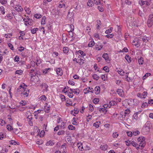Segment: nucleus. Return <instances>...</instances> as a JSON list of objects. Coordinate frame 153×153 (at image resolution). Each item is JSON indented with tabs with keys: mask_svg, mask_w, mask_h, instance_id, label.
<instances>
[{
	"mask_svg": "<svg viewBox=\"0 0 153 153\" xmlns=\"http://www.w3.org/2000/svg\"><path fill=\"white\" fill-rule=\"evenodd\" d=\"M118 72L119 74L120 75H123L124 74V72L122 69L120 70V71H118Z\"/></svg>",
	"mask_w": 153,
	"mask_h": 153,
	"instance_id": "nucleus-42",
	"label": "nucleus"
},
{
	"mask_svg": "<svg viewBox=\"0 0 153 153\" xmlns=\"http://www.w3.org/2000/svg\"><path fill=\"white\" fill-rule=\"evenodd\" d=\"M29 91L27 89V90H24L23 91V93H22V94H23V95L26 97H27L28 96L29 93Z\"/></svg>",
	"mask_w": 153,
	"mask_h": 153,
	"instance_id": "nucleus-18",
	"label": "nucleus"
},
{
	"mask_svg": "<svg viewBox=\"0 0 153 153\" xmlns=\"http://www.w3.org/2000/svg\"><path fill=\"white\" fill-rule=\"evenodd\" d=\"M39 98L40 100L45 101L46 99V97L45 95H42Z\"/></svg>",
	"mask_w": 153,
	"mask_h": 153,
	"instance_id": "nucleus-33",
	"label": "nucleus"
},
{
	"mask_svg": "<svg viewBox=\"0 0 153 153\" xmlns=\"http://www.w3.org/2000/svg\"><path fill=\"white\" fill-rule=\"evenodd\" d=\"M69 87L68 86L67 87H65L62 90V92L66 93L68 91V89Z\"/></svg>",
	"mask_w": 153,
	"mask_h": 153,
	"instance_id": "nucleus-37",
	"label": "nucleus"
},
{
	"mask_svg": "<svg viewBox=\"0 0 153 153\" xmlns=\"http://www.w3.org/2000/svg\"><path fill=\"white\" fill-rule=\"evenodd\" d=\"M41 110H38L36 111H35L34 113V116H38V114L40 113L41 112Z\"/></svg>",
	"mask_w": 153,
	"mask_h": 153,
	"instance_id": "nucleus-35",
	"label": "nucleus"
},
{
	"mask_svg": "<svg viewBox=\"0 0 153 153\" xmlns=\"http://www.w3.org/2000/svg\"><path fill=\"white\" fill-rule=\"evenodd\" d=\"M143 98H145L147 96V92L146 91H144L142 94Z\"/></svg>",
	"mask_w": 153,
	"mask_h": 153,
	"instance_id": "nucleus-59",
	"label": "nucleus"
},
{
	"mask_svg": "<svg viewBox=\"0 0 153 153\" xmlns=\"http://www.w3.org/2000/svg\"><path fill=\"white\" fill-rule=\"evenodd\" d=\"M74 15V13L72 12H69L67 16V17L68 18H71Z\"/></svg>",
	"mask_w": 153,
	"mask_h": 153,
	"instance_id": "nucleus-24",
	"label": "nucleus"
},
{
	"mask_svg": "<svg viewBox=\"0 0 153 153\" xmlns=\"http://www.w3.org/2000/svg\"><path fill=\"white\" fill-rule=\"evenodd\" d=\"M120 117H122L123 118H125L126 117H124V112L123 111L121 112L120 113Z\"/></svg>",
	"mask_w": 153,
	"mask_h": 153,
	"instance_id": "nucleus-58",
	"label": "nucleus"
},
{
	"mask_svg": "<svg viewBox=\"0 0 153 153\" xmlns=\"http://www.w3.org/2000/svg\"><path fill=\"white\" fill-rule=\"evenodd\" d=\"M130 112V109H126L124 111V117H126V116H128V115L129 113Z\"/></svg>",
	"mask_w": 153,
	"mask_h": 153,
	"instance_id": "nucleus-14",
	"label": "nucleus"
},
{
	"mask_svg": "<svg viewBox=\"0 0 153 153\" xmlns=\"http://www.w3.org/2000/svg\"><path fill=\"white\" fill-rule=\"evenodd\" d=\"M145 138L144 137H139L137 139V141L138 142H139V146L137 143H135L134 141H132L131 142H129L130 143H131L133 146L136 147V149L138 150L140 147L142 149L146 145V142L145 141Z\"/></svg>",
	"mask_w": 153,
	"mask_h": 153,
	"instance_id": "nucleus-1",
	"label": "nucleus"
},
{
	"mask_svg": "<svg viewBox=\"0 0 153 153\" xmlns=\"http://www.w3.org/2000/svg\"><path fill=\"white\" fill-rule=\"evenodd\" d=\"M116 103V102L114 101H110L109 102V104L111 106L114 105Z\"/></svg>",
	"mask_w": 153,
	"mask_h": 153,
	"instance_id": "nucleus-52",
	"label": "nucleus"
},
{
	"mask_svg": "<svg viewBox=\"0 0 153 153\" xmlns=\"http://www.w3.org/2000/svg\"><path fill=\"white\" fill-rule=\"evenodd\" d=\"M39 30L38 28H35L31 29V33L33 34H35L36 33V32Z\"/></svg>",
	"mask_w": 153,
	"mask_h": 153,
	"instance_id": "nucleus-23",
	"label": "nucleus"
},
{
	"mask_svg": "<svg viewBox=\"0 0 153 153\" xmlns=\"http://www.w3.org/2000/svg\"><path fill=\"white\" fill-rule=\"evenodd\" d=\"M100 88L99 86H96L95 88L94 91L96 94H99L100 92Z\"/></svg>",
	"mask_w": 153,
	"mask_h": 153,
	"instance_id": "nucleus-8",
	"label": "nucleus"
},
{
	"mask_svg": "<svg viewBox=\"0 0 153 153\" xmlns=\"http://www.w3.org/2000/svg\"><path fill=\"white\" fill-rule=\"evenodd\" d=\"M10 144L12 145H16V144H17L18 145H19V143L18 142H16V141L14 140H11L10 141H9Z\"/></svg>",
	"mask_w": 153,
	"mask_h": 153,
	"instance_id": "nucleus-20",
	"label": "nucleus"
},
{
	"mask_svg": "<svg viewBox=\"0 0 153 153\" xmlns=\"http://www.w3.org/2000/svg\"><path fill=\"white\" fill-rule=\"evenodd\" d=\"M138 113V112H137L136 113H134L133 116V118H134V119L135 120H137V119L138 118V116H137V114Z\"/></svg>",
	"mask_w": 153,
	"mask_h": 153,
	"instance_id": "nucleus-34",
	"label": "nucleus"
},
{
	"mask_svg": "<svg viewBox=\"0 0 153 153\" xmlns=\"http://www.w3.org/2000/svg\"><path fill=\"white\" fill-rule=\"evenodd\" d=\"M151 75V74L150 73H147L143 77V79H145L147 76H150Z\"/></svg>",
	"mask_w": 153,
	"mask_h": 153,
	"instance_id": "nucleus-45",
	"label": "nucleus"
},
{
	"mask_svg": "<svg viewBox=\"0 0 153 153\" xmlns=\"http://www.w3.org/2000/svg\"><path fill=\"white\" fill-rule=\"evenodd\" d=\"M89 110L91 111H92L94 110L93 106L90 104L89 105Z\"/></svg>",
	"mask_w": 153,
	"mask_h": 153,
	"instance_id": "nucleus-56",
	"label": "nucleus"
},
{
	"mask_svg": "<svg viewBox=\"0 0 153 153\" xmlns=\"http://www.w3.org/2000/svg\"><path fill=\"white\" fill-rule=\"evenodd\" d=\"M24 10L27 12V13L29 14H30L31 11L30 9L26 7H24Z\"/></svg>",
	"mask_w": 153,
	"mask_h": 153,
	"instance_id": "nucleus-25",
	"label": "nucleus"
},
{
	"mask_svg": "<svg viewBox=\"0 0 153 153\" xmlns=\"http://www.w3.org/2000/svg\"><path fill=\"white\" fill-rule=\"evenodd\" d=\"M46 18L44 16L42 17L41 21V24L42 25H45V20H46Z\"/></svg>",
	"mask_w": 153,
	"mask_h": 153,
	"instance_id": "nucleus-22",
	"label": "nucleus"
},
{
	"mask_svg": "<svg viewBox=\"0 0 153 153\" xmlns=\"http://www.w3.org/2000/svg\"><path fill=\"white\" fill-rule=\"evenodd\" d=\"M54 144L53 141L49 140L46 143V145L47 146H53Z\"/></svg>",
	"mask_w": 153,
	"mask_h": 153,
	"instance_id": "nucleus-11",
	"label": "nucleus"
},
{
	"mask_svg": "<svg viewBox=\"0 0 153 153\" xmlns=\"http://www.w3.org/2000/svg\"><path fill=\"white\" fill-rule=\"evenodd\" d=\"M34 16L36 19H39L42 16L39 14H35Z\"/></svg>",
	"mask_w": 153,
	"mask_h": 153,
	"instance_id": "nucleus-38",
	"label": "nucleus"
},
{
	"mask_svg": "<svg viewBox=\"0 0 153 153\" xmlns=\"http://www.w3.org/2000/svg\"><path fill=\"white\" fill-rule=\"evenodd\" d=\"M99 101L98 98H94L93 100V102L94 104H96L98 103Z\"/></svg>",
	"mask_w": 153,
	"mask_h": 153,
	"instance_id": "nucleus-47",
	"label": "nucleus"
},
{
	"mask_svg": "<svg viewBox=\"0 0 153 153\" xmlns=\"http://www.w3.org/2000/svg\"><path fill=\"white\" fill-rule=\"evenodd\" d=\"M102 57L104 58L105 60H108L109 59L108 54L107 53H105L103 54Z\"/></svg>",
	"mask_w": 153,
	"mask_h": 153,
	"instance_id": "nucleus-19",
	"label": "nucleus"
},
{
	"mask_svg": "<svg viewBox=\"0 0 153 153\" xmlns=\"http://www.w3.org/2000/svg\"><path fill=\"white\" fill-rule=\"evenodd\" d=\"M100 125V121H97L95 123L93 124V126L96 128H98Z\"/></svg>",
	"mask_w": 153,
	"mask_h": 153,
	"instance_id": "nucleus-21",
	"label": "nucleus"
},
{
	"mask_svg": "<svg viewBox=\"0 0 153 153\" xmlns=\"http://www.w3.org/2000/svg\"><path fill=\"white\" fill-rule=\"evenodd\" d=\"M100 148L102 150H106L108 148V146L106 144L104 145H101L100 146Z\"/></svg>",
	"mask_w": 153,
	"mask_h": 153,
	"instance_id": "nucleus-10",
	"label": "nucleus"
},
{
	"mask_svg": "<svg viewBox=\"0 0 153 153\" xmlns=\"http://www.w3.org/2000/svg\"><path fill=\"white\" fill-rule=\"evenodd\" d=\"M118 136V134L117 132H114L112 134V136L114 138L117 137Z\"/></svg>",
	"mask_w": 153,
	"mask_h": 153,
	"instance_id": "nucleus-50",
	"label": "nucleus"
},
{
	"mask_svg": "<svg viewBox=\"0 0 153 153\" xmlns=\"http://www.w3.org/2000/svg\"><path fill=\"white\" fill-rule=\"evenodd\" d=\"M142 130L143 131H146V132H148L150 130L149 127L146 126H144L142 128Z\"/></svg>",
	"mask_w": 153,
	"mask_h": 153,
	"instance_id": "nucleus-13",
	"label": "nucleus"
},
{
	"mask_svg": "<svg viewBox=\"0 0 153 153\" xmlns=\"http://www.w3.org/2000/svg\"><path fill=\"white\" fill-rule=\"evenodd\" d=\"M149 37L147 36H144L143 38H142V40L143 42L145 43H147L149 42Z\"/></svg>",
	"mask_w": 153,
	"mask_h": 153,
	"instance_id": "nucleus-12",
	"label": "nucleus"
},
{
	"mask_svg": "<svg viewBox=\"0 0 153 153\" xmlns=\"http://www.w3.org/2000/svg\"><path fill=\"white\" fill-rule=\"evenodd\" d=\"M15 9L18 12H22L23 10V8L20 5H16Z\"/></svg>",
	"mask_w": 153,
	"mask_h": 153,
	"instance_id": "nucleus-4",
	"label": "nucleus"
},
{
	"mask_svg": "<svg viewBox=\"0 0 153 153\" xmlns=\"http://www.w3.org/2000/svg\"><path fill=\"white\" fill-rule=\"evenodd\" d=\"M7 128L8 130L10 131L13 129L12 127L11 126H10V125L7 126Z\"/></svg>",
	"mask_w": 153,
	"mask_h": 153,
	"instance_id": "nucleus-61",
	"label": "nucleus"
},
{
	"mask_svg": "<svg viewBox=\"0 0 153 153\" xmlns=\"http://www.w3.org/2000/svg\"><path fill=\"white\" fill-rule=\"evenodd\" d=\"M75 53L76 55L80 54L81 55V56H85L86 55V53L81 50H79L78 51H76Z\"/></svg>",
	"mask_w": 153,
	"mask_h": 153,
	"instance_id": "nucleus-6",
	"label": "nucleus"
},
{
	"mask_svg": "<svg viewBox=\"0 0 153 153\" xmlns=\"http://www.w3.org/2000/svg\"><path fill=\"white\" fill-rule=\"evenodd\" d=\"M94 44V42L93 41H91L88 44V46L89 47H92Z\"/></svg>",
	"mask_w": 153,
	"mask_h": 153,
	"instance_id": "nucleus-31",
	"label": "nucleus"
},
{
	"mask_svg": "<svg viewBox=\"0 0 153 153\" xmlns=\"http://www.w3.org/2000/svg\"><path fill=\"white\" fill-rule=\"evenodd\" d=\"M139 134H140V132L138 131H134L133 132V133H132L134 135H135V136H136L137 135H138Z\"/></svg>",
	"mask_w": 153,
	"mask_h": 153,
	"instance_id": "nucleus-55",
	"label": "nucleus"
},
{
	"mask_svg": "<svg viewBox=\"0 0 153 153\" xmlns=\"http://www.w3.org/2000/svg\"><path fill=\"white\" fill-rule=\"evenodd\" d=\"M114 35L113 34H111L109 35H107L105 36L108 38H112L113 37Z\"/></svg>",
	"mask_w": 153,
	"mask_h": 153,
	"instance_id": "nucleus-51",
	"label": "nucleus"
},
{
	"mask_svg": "<svg viewBox=\"0 0 153 153\" xmlns=\"http://www.w3.org/2000/svg\"><path fill=\"white\" fill-rule=\"evenodd\" d=\"M65 132L64 131L62 130L61 131H59L58 132L57 134L58 135H64L65 134Z\"/></svg>",
	"mask_w": 153,
	"mask_h": 153,
	"instance_id": "nucleus-27",
	"label": "nucleus"
},
{
	"mask_svg": "<svg viewBox=\"0 0 153 153\" xmlns=\"http://www.w3.org/2000/svg\"><path fill=\"white\" fill-rule=\"evenodd\" d=\"M138 62L140 65H142L143 64L144 60L143 59L142 57H140V58L138 59Z\"/></svg>",
	"mask_w": 153,
	"mask_h": 153,
	"instance_id": "nucleus-15",
	"label": "nucleus"
},
{
	"mask_svg": "<svg viewBox=\"0 0 153 153\" xmlns=\"http://www.w3.org/2000/svg\"><path fill=\"white\" fill-rule=\"evenodd\" d=\"M23 73V71L21 70L16 71L15 73V74H18L19 75H21Z\"/></svg>",
	"mask_w": 153,
	"mask_h": 153,
	"instance_id": "nucleus-17",
	"label": "nucleus"
},
{
	"mask_svg": "<svg viewBox=\"0 0 153 153\" xmlns=\"http://www.w3.org/2000/svg\"><path fill=\"white\" fill-rule=\"evenodd\" d=\"M56 73L58 75L61 76L62 74V71L61 69L60 68H57L56 69Z\"/></svg>",
	"mask_w": 153,
	"mask_h": 153,
	"instance_id": "nucleus-7",
	"label": "nucleus"
},
{
	"mask_svg": "<svg viewBox=\"0 0 153 153\" xmlns=\"http://www.w3.org/2000/svg\"><path fill=\"white\" fill-rule=\"evenodd\" d=\"M0 2L3 5L6 4L7 2V0H0Z\"/></svg>",
	"mask_w": 153,
	"mask_h": 153,
	"instance_id": "nucleus-48",
	"label": "nucleus"
},
{
	"mask_svg": "<svg viewBox=\"0 0 153 153\" xmlns=\"http://www.w3.org/2000/svg\"><path fill=\"white\" fill-rule=\"evenodd\" d=\"M7 18L9 19H11L13 18V14L11 13L7 15Z\"/></svg>",
	"mask_w": 153,
	"mask_h": 153,
	"instance_id": "nucleus-30",
	"label": "nucleus"
},
{
	"mask_svg": "<svg viewBox=\"0 0 153 153\" xmlns=\"http://www.w3.org/2000/svg\"><path fill=\"white\" fill-rule=\"evenodd\" d=\"M6 123L5 121L2 119H0V125L2 126Z\"/></svg>",
	"mask_w": 153,
	"mask_h": 153,
	"instance_id": "nucleus-36",
	"label": "nucleus"
},
{
	"mask_svg": "<svg viewBox=\"0 0 153 153\" xmlns=\"http://www.w3.org/2000/svg\"><path fill=\"white\" fill-rule=\"evenodd\" d=\"M102 70H105L106 72L109 71V69L108 68L107 66H105L104 67H103Z\"/></svg>",
	"mask_w": 153,
	"mask_h": 153,
	"instance_id": "nucleus-46",
	"label": "nucleus"
},
{
	"mask_svg": "<svg viewBox=\"0 0 153 153\" xmlns=\"http://www.w3.org/2000/svg\"><path fill=\"white\" fill-rule=\"evenodd\" d=\"M117 92L120 96L122 97L123 96L124 92L123 90L121 89H118L117 90Z\"/></svg>",
	"mask_w": 153,
	"mask_h": 153,
	"instance_id": "nucleus-5",
	"label": "nucleus"
},
{
	"mask_svg": "<svg viewBox=\"0 0 153 153\" xmlns=\"http://www.w3.org/2000/svg\"><path fill=\"white\" fill-rule=\"evenodd\" d=\"M76 118L75 117L73 118V121L72 122V124L74 125H76Z\"/></svg>",
	"mask_w": 153,
	"mask_h": 153,
	"instance_id": "nucleus-57",
	"label": "nucleus"
},
{
	"mask_svg": "<svg viewBox=\"0 0 153 153\" xmlns=\"http://www.w3.org/2000/svg\"><path fill=\"white\" fill-rule=\"evenodd\" d=\"M125 58L128 62H130L131 61V57L129 55H126Z\"/></svg>",
	"mask_w": 153,
	"mask_h": 153,
	"instance_id": "nucleus-26",
	"label": "nucleus"
},
{
	"mask_svg": "<svg viewBox=\"0 0 153 153\" xmlns=\"http://www.w3.org/2000/svg\"><path fill=\"white\" fill-rule=\"evenodd\" d=\"M19 58L17 56H16L14 58V61L15 62H18L19 61Z\"/></svg>",
	"mask_w": 153,
	"mask_h": 153,
	"instance_id": "nucleus-40",
	"label": "nucleus"
},
{
	"mask_svg": "<svg viewBox=\"0 0 153 153\" xmlns=\"http://www.w3.org/2000/svg\"><path fill=\"white\" fill-rule=\"evenodd\" d=\"M153 24V15L150 14L148 17L147 25L149 27H151Z\"/></svg>",
	"mask_w": 153,
	"mask_h": 153,
	"instance_id": "nucleus-2",
	"label": "nucleus"
},
{
	"mask_svg": "<svg viewBox=\"0 0 153 153\" xmlns=\"http://www.w3.org/2000/svg\"><path fill=\"white\" fill-rule=\"evenodd\" d=\"M0 10L1 11V13L2 14H5L4 8V7H0Z\"/></svg>",
	"mask_w": 153,
	"mask_h": 153,
	"instance_id": "nucleus-29",
	"label": "nucleus"
},
{
	"mask_svg": "<svg viewBox=\"0 0 153 153\" xmlns=\"http://www.w3.org/2000/svg\"><path fill=\"white\" fill-rule=\"evenodd\" d=\"M63 52L65 53H66L68 52V48L67 47H64L63 48Z\"/></svg>",
	"mask_w": 153,
	"mask_h": 153,
	"instance_id": "nucleus-41",
	"label": "nucleus"
},
{
	"mask_svg": "<svg viewBox=\"0 0 153 153\" xmlns=\"http://www.w3.org/2000/svg\"><path fill=\"white\" fill-rule=\"evenodd\" d=\"M140 43L139 39L137 38L134 39L132 42L133 45L135 46L139 45V46Z\"/></svg>",
	"mask_w": 153,
	"mask_h": 153,
	"instance_id": "nucleus-3",
	"label": "nucleus"
},
{
	"mask_svg": "<svg viewBox=\"0 0 153 153\" xmlns=\"http://www.w3.org/2000/svg\"><path fill=\"white\" fill-rule=\"evenodd\" d=\"M43 86L44 88V89L43 90L44 92H47L48 91V85H47L46 83H45L43 85Z\"/></svg>",
	"mask_w": 153,
	"mask_h": 153,
	"instance_id": "nucleus-9",
	"label": "nucleus"
},
{
	"mask_svg": "<svg viewBox=\"0 0 153 153\" xmlns=\"http://www.w3.org/2000/svg\"><path fill=\"white\" fill-rule=\"evenodd\" d=\"M15 1L16 0H12L10 1V4L11 7H14V4L15 3Z\"/></svg>",
	"mask_w": 153,
	"mask_h": 153,
	"instance_id": "nucleus-39",
	"label": "nucleus"
},
{
	"mask_svg": "<svg viewBox=\"0 0 153 153\" xmlns=\"http://www.w3.org/2000/svg\"><path fill=\"white\" fill-rule=\"evenodd\" d=\"M8 45L12 50H14L13 47V45L10 43H9L8 44Z\"/></svg>",
	"mask_w": 153,
	"mask_h": 153,
	"instance_id": "nucleus-60",
	"label": "nucleus"
},
{
	"mask_svg": "<svg viewBox=\"0 0 153 153\" xmlns=\"http://www.w3.org/2000/svg\"><path fill=\"white\" fill-rule=\"evenodd\" d=\"M93 1H89L87 3V5L90 7H92V5L93 4Z\"/></svg>",
	"mask_w": 153,
	"mask_h": 153,
	"instance_id": "nucleus-49",
	"label": "nucleus"
},
{
	"mask_svg": "<svg viewBox=\"0 0 153 153\" xmlns=\"http://www.w3.org/2000/svg\"><path fill=\"white\" fill-rule=\"evenodd\" d=\"M68 128L69 130H74L75 129V127L73 125H70L68 126Z\"/></svg>",
	"mask_w": 153,
	"mask_h": 153,
	"instance_id": "nucleus-32",
	"label": "nucleus"
},
{
	"mask_svg": "<svg viewBox=\"0 0 153 153\" xmlns=\"http://www.w3.org/2000/svg\"><path fill=\"white\" fill-rule=\"evenodd\" d=\"M143 94L141 93H139L137 94V97L141 98H143Z\"/></svg>",
	"mask_w": 153,
	"mask_h": 153,
	"instance_id": "nucleus-63",
	"label": "nucleus"
},
{
	"mask_svg": "<svg viewBox=\"0 0 153 153\" xmlns=\"http://www.w3.org/2000/svg\"><path fill=\"white\" fill-rule=\"evenodd\" d=\"M20 104L22 106H25L26 105L27 103L26 102H24V101L23 100H22L20 102Z\"/></svg>",
	"mask_w": 153,
	"mask_h": 153,
	"instance_id": "nucleus-62",
	"label": "nucleus"
},
{
	"mask_svg": "<svg viewBox=\"0 0 153 153\" xmlns=\"http://www.w3.org/2000/svg\"><path fill=\"white\" fill-rule=\"evenodd\" d=\"M75 89H74V91H73V92L74 93V94L78 93V94L79 92V90L78 89H76V91H75Z\"/></svg>",
	"mask_w": 153,
	"mask_h": 153,
	"instance_id": "nucleus-53",
	"label": "nucleus"
},
{
	"mask_svg": "<svg viewBox=\"0 0 153 153\" xmlns=\"http://www.w3.org/2000/svg\"><path fill=\"white\" fill-rule=\"evenodd\" d=\"M59 125H57L54 128V131H57L59 129Z\"/></svg>",
	"mask_w": 153,
	"mask_h": 153,
	"instance_id": "nucleus-64",
	"label": "nucleus"
},
{
	"mask_svg": "<svg viewBox=\"0 0 153 153\" xmlns=\"http://www.w3.org/2000/svg\"><path fill=\"white\" fill-rule=\"evenodd\" d=\"M68 96L70 98H72L74 96V94L72 92H69L67 93Z\"/></svg>",
	"mask_w": 153,
	"mask_h": 153,
	"instance_id": "nucleus-43",
	"label": "nucleus"
},
{
	"mask_svg": "<svg viewBox=\"0 0 153 153\" xmlns=\"http://www.w3.org/2000/svg\"><path fill=\"white\" fill-rule=\"evenodd\" d=\"M69 38H73V32L71 31H69Z\"/></svg>",
	"mask_w": 153,
	"mask_h": 153,
	"instance_id": "nucleus-44",
	"label": "nucleus"
},
{
	"mask_svg": "<svg viewBox=\"0 0 153 153\" xmlns=\"http://www.w3.org/2000/svg\"><path fill=\"white\" fill-rule=\"evenodd\" d=\"M68 83L69 84H70L71 85H74L75 83H74V82L72 81L71 80H70L68 81Z\"/></svg>",
	"mask_w": 153,
	"mask_h": 153,
	"instance_id": "nucleus-54",
	"label": "nucleus"
},
{
	"mask_svg": "<svg viewBox=\"0 0 153 153\" xmlns=\"http://www.w3.org/2000/svg\"><path fill=\"white\" fill-rule=\"evenodd\" d=\"M92 76L93 78L96 80H97L99 78V76L96 74H93Z\"/></svg>",
	"mask_w": 153,
	"mask_h": 153,
	"instance_id": "nucleus-28",
	"label": "nucleus"
},
{
	"mask_svg": "<svg viewBox=\"0 0 153 153\" xmlns=\"http://www.w3.org/2000/svg\"><path fill=\"white\" fill-rule=\"evenodd\" d=\"M29 114L28 116L26 115L27 118L29 119L30 121L32 120V116L31 113L30 112H28V114Z\"/></svg>",
	"mask_w": 153,
	"mask_h": 153,
	"instance_id": "nucleus-16",
	"label": "nucleus"
}]
</instances>
